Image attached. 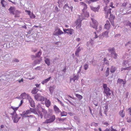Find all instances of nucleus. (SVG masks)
<instances>
[{
	"label": "nucleus",
	"instance_id": "nucleus-17",
	"mask_svg": "<svg viewBox=\"0 0 131 131\" xmlns=\"http://www.w3.org/2000/svg\"><path fill=\"white\" fill-rule=\"evenodd\" d=\"M110 26V24L109 21L107 20L106 21V24L105 25V27L107 29H109Z\"/></svg>",
	"mask_w": 131,
	"mask_h": 131
},
{
	"label": "nucleus",
	"instance_id": "nucleus-20",
	"mask_svg": "<svg viewBox=\"0 0 131 131\" xmlns=\"http://www.w3.org/2000/svg\"><path fill=\"white\" fill-rule=\"evenodd\" d=\"M20 11L16 10L14 12V15H15V17H19V15L20 14Z\"/></svg>",
	"mask_w": 131,
	"mask_h": 131
},
{
	"label": "nucleus",
	"instance_id": "nucleus-6",
	"mask_svg": "<svg viewBox=\"0 0 131 131\" xmlns=\"http://www.w3.org/2000/svg\"><path fill=\"white\" fill-rule=\"evenodd\" d=\"M27 99L28 100L31 106L33 107H34L35 105L34 101L32 99L30 96H29L27 98Z\"/></svg>",
	"mask_w": 131,
	"mask_h": 131
},
{
	"label": "nucleus",
	"instance_id": "nucleus-48",
	"mask_svg": "<svg viewBox=\"0 0 131 131\" xmlns=\"http://www.w3.org/2000/svg\"><path fill=\"white\" fill-rule=\"evenodd\" d=\"M103 88L104 89V90L105 89H107L109 88L107 87V85L106 84H104L103 85Z\"/></svg>",
	"mask_w": 131,
	"mask_h": 131
},
{
	"label": "nucleus",
	"instance_id": "nucleus-54",
	"mask_svg": "<svg viewBox=\"0 0 131 131\" xmlns=\"http://www.w3.org/2000/svg\"><path fill=\"white\" fill-rule=\"evenodd\" d=\"M81 49L80 48V47H79L78 48L77 50L75 51V52H77L78 53H79L81 51Z\"/></svg>",
	"mask_w": 131,
	"mask_h": 131
},
{
	"label": "nucleus",
	"instance_id": "nucleus-50",
	"mask_svg": "<svg viewBox=\"0 0 131 131\" xmlns=\"http://www.w3.org/2000/svg\"><path fill=\"white\" fill-rule=\"evenodd\" d=\"M114 59H116L117 58V54L116 53H115V55L112 56Z\"/></svg>",
	"mask_w": 131,
	"mask_h": 131
},
{
	"label": "nucleus",
	"instance_id": "nucleus-49",
	"mask_svg": "<svg viewBox=\"0 0 131 131\" xmlns=\"http://www.w3.org/2000/svg\"><path fill=\"white\" fill-rule=\"evenodd\" d=\"M104 0V1L105 2V4L106 5L105 7H106V6L108 7L107 4L110 1L109 0Z\"/></svg>",
	"mask_w": 131,
	"mask_h": 131
},
{
	"label": "nucleus",
	"instance_id": "nucleus-47",
	"mask_svg": "<svg viewBox=\"0 0 131 131\" xmlns=\"http://www.w3.org/2000/svg\"><path fill=\"white\" fill-rule=\"evenodd\" d=\"M58 60V58L56 57L53 60V62L54 63V62L56 63L57 61V60Z\"/></svg>",
	"mask_w": 131,
	"mask_h": 131
},
{
	"label": "nucleus",
	"instance_id": "nucleus-24",
	"mask_svg": "<svg viewBox=\"0 0 131 131\" xmlns=\"http://www.w3.org/2000/svg\"><path fill=\"white\" fill-rule=\"evenodd\" d=\"M51 77H49L47 79H46L44 80L43 81L41 82V83L43 84L45 83H47L51 79Z\"/></svg>",
	"mask_w": 131,
	"mask_h": 131
},
{
	"label": "nucleus",
	"instance_id": "nucleus-34",
	"mask_svg": "<svg viewBox=\"0 0 131 131\" xmlns=\"http://www.w3.org/2000/svg\"><path fill=\"white\" fill-rule=\"evenodd\" d=\"M33 38L31 35L28 36L27 38V40L26 41L27 42H29L31 41V40L32 39H32ZM27 39H26V40Z\"/></svg>",
	"mask_w": 131,
	"mask_h": 131
},
{
	"label": "nucleus",
	"instance_id": "nucleus-42",
	"mask_svg": "<svg viewBox=\"0 0 131 131\" xmlns=\"http://www.w3.org/2000/svg\"><path fill=\"white\" fill-rule=\"evenodd\" d=\"M13 62H19V60L17 59H14L13 60Z\"/></svg>",
	"mask_w": 131,
	"mask_h": 131
},
{
	"label": "nucleus",
	"instance_id": "nucleus-44",
	"mask_svg": "<svg viewBox=\"0 0 131 131\" xmlns=\"http://www.w3.org/2000/svg\"><path fill=\"white\" fill-rule=\"evenodd\" d=\"M88 67V65L87 64H85L84 66V68L85 70H87Z\"/></svg>",
	"mask_w": 131,
	"mask_h": 131
},
{
	"label": "nucleus",
	"instance_id": "nucleus-21",
	"mask_svg": "<svg viewBox=\"0 0 131 131\" xmlns=\"http://www.w3.org/2000/svg\"><path fill=\"white\" fill-rule=\"evenodd\" d=\"M56 86L54 85L50 86L49 88V90L51 94H52L53 90L55 88Z\"/></svg>",
	"mask_w": 131,
	"mask_h": 131
},
{
	"label": "nucleus",
	"instance_id": "nucleus-22",
	"mask_svg": "<svg viewBox=\"0 0 131 131\" xmlns=\"http://www.w3.org/2000/svg\"><path fill=\"white\" fill-rule=\"evenodd\" d=\"M79 75H77L74 76V77L73 78L71 79H70V81H71L73 80L74 81L75 80H78V79Z\"/></svg>",
	"mask_w": 131,
	"mask_h": 131
},
{
	"label": "nucleus",
	"instance_id": "nucleus-7",
	"mask_svg": "<svg viewBox=\"0 0 131 131\" xmlns=\"http://www.w3.org/2000/svg\"><path fill=\"white\" fill-rule=\"evenodd\" d=\"M12 118H13V122L15 123H17L19 120L21 118L20 117H18L17 115H14V117H12Z\"/></svg>",
	"mask_w": 131,
	"mask_h": 131
},
{
	"label": "nucleus",
	"instance_id": "nucleus-27",
	"mask_svg": "<svg viewBox=\"0 0 131 131\" xmlns=\"http://www.w3.org/2000/svg\"><path fill=\"white\" fill-rule=\"evenodd\" d=\"M35 114H37L38 116L39 117L40 116L41 118H42L43 117V115L41 112L40 111H38V113L36 112L35 113Z\"/></svg>",
	"mask_w": 131,
	"mask_h": 131
},
{
	"label": "nucleus",
	"instance_id": "nucleus-30",
	"mask_svg": "<svg viewBox=\"0 0 131 131\" xmlns=\"http://www.w3.org/2000/svg\"><path fill=\"white\" fill-rule=\"evenodd\" d=\"M6 2L4 0H2L1 1V3L3 7H5V5L6 4Z\"/></svg>",
	"mask_w": 131,
	"mask_h": 131
},
{
	"label": "nucleus",
	"instance_id": "nucleus-39",
	"mask_svg": "<svg viewBox=\"0 0 131 131\" xmlns=\"http://www.w3.org/2000/svg\"><path fill=\"white\" fill-rule=\"evenodd\" d=\"M41 60V59L36 60L35 61V63L36 64L39 63Z\"/></svg>",
	"mask_w": 131,
	"mask_h": 131
},
{
	"label": "nucleus",
	"instance_id": "nucleus-41",
	"mask_svg": "<svg viewBox=\"0 0 131 131\" xmlns=\"http://www.w3.org/2000/svg\"><path fill=\"white\" fill-rule=\"evenodd\" d=\"M114 48H110L108 49V51L109 52H112L114 51Z\"/></svg>",
	"mask_w": 131,
	"mask_h": 131
},
{
	"label": "nucleus",
	"instance_id": "nucleus-32",
	"mask_svg": "<svg viewBox=\"0 0 131 131\" xmlns=\"http://www.w3.org/2000/svg\"><path fill=\"white\" fill-rule=\"evenodd\" d=\"M61 115L62 116H66L67 115V113L66 112L63 111L61 112Z\"/></svg>",
	"mask_w": 131,
	"mask_h": 131
},
{
	"label": "nucleus",
	"instance_id": "nucleus-45",
	"mask_svg": "<svg viewBox=\"0 0 131 131\" xmlns=\"http://www.w3.org/2000/svg\"><path fill=\"white\" fill-rule=\"evenodd\" d=\"M21 116L22 117V118L23 119L24 117H27V116L26 115V114L24 113L23 114H20Z\"/></svg>",
	"mask_w": 131,
	"mask_h": 131
},
{
	"label": "nucleus",
	"instance_id": "nucleus-19",
	"mask_svg": "<svg viewBox=\"0 0 131 131\" xmlns=\"http://www.w3.org/2000/svg\"><path fill=\"white\" fill-rule=\"evenodd\" d=\"M91 8L92 10L95 12H98L99 9V6L97 7H94L93 6H91Z\"/></svg>",
	"mask_w": 131,
	"mask_h": 131
},
{
	"label": "nucleus",
	"instance_id": "nucleus-8",
	"mask_svg": "<svg viewBox=\"0 0 131 131\" xmlns=\"http://www.w3.org/2000/svg\"><path fill=\"white\" fill-rule=\"evenodd\" d=\"M130 62H131V59H129L127 61H124L123 63V66L125 67L128 66L129 64H130Z\"/></svg>",
	"mask_w": 131,
	"mask_h": 131
},
{
	"label": "nucleus",
	"instance_id": "nucleus-46",
	"mask_svg": "<svg viewBox=\"0 0 131 131\" xmlns=\"http://www.w3.org/2000/svg\"><path fill=\"white\" fill-rule=\"evenodd\" d=\"M98 29V28L96 30L97 32H99L101 30V26H100L99 27V29L97 30Z\"/></svg>",
	"mask_w": 131,
	"mask_h": 131
},
{
	"label": "nucleus",
	"instance_id": "nucleus-37",
	"mask_svg": "<svg viewBox=\"0 0 131 131\" xmlns=\"http://www.w3.org/2000/svg\"><path fill=\"white\" fill-rule=\"evenodd\" d=\"M32 19H34L35 18V16L32 13L29 16Z\"/></svg>",
	"mask_w": 131,
	"mask_h": 131
},
{
	"label": "nucleus",
	"instance_id": "nucleus-16",
	"mask_svg": "<svg viewBox=\"0 0 131 131\" xmlns=\"http://www.w3.org/2000/svg\"><path fill=\"white\" fill-rule=\"evenodd\" d=\"M117 83H119V84H122V83L123 84V86H124L125 84L126 83V82L124 81L122 79H118L117 81Z\"/></svg>",
	"mask_w": 131,
	"mask_h": 131
},
{
	"label": "nucleus",
	"instance_id": "nucleus-57",
	"mask_svg": "<svg viewBox=\"0 0 131 131\" xmlns=\"http://www.w3.org/2000/svg\"><path fill=\"white\" fill-rule=\"evenodd\" d=\"M131 25V23L128 21L126 24V25L127 26H130Z\"/></svg>",
	"mask_w": 131,
	"mask_h": 131
},
{
	"label": "nucleus",
	"instance_id": "nucleus-31",
	"mask_svg": "<svg viewBox=\"0 0 131 131\" xmlns=\"http://www.w3.org/2000/svg\"><path fill=\"white\" fill-rule=\"evenodd\" d=\"M70 29V30H67L66 33L69 34L70 35H72V32H73V29Z\"/></svg>",
	"mask_w": 131,
	"mask_h": 131
},
{
	"label": "nucleus",
	"instance_id": "nucleus-28",
	"mask_svg": "<svg viewBox=\"0 0 131 131\" xmlns=\"http://www.w3.org/2000/svg\"><path fill=\"white\" fill-rule=\"evenodd\" d=\"M38 90L36 88H34L31 91V93L33 94H35L37 92Z\"/></svg>",
	"mask_w": 131,
	"mask_h": 131
},
{
	"label": "nucleus",
	"instance_id": "nucleus-23",
	"mask_svg": "<svg viewBox=\"0 0 131 131\" xmlns=\"http://www.w3.org/2000/svg\"><path fill=\"white\" fill-rule=\"evenodd\" d=\"M54 108L56 113H58L59 112H61V111L59 108L56 105L54 106Z\"/></svg>",
	"mask_w": 131,
	"mask_h": 131
},
{
	"label": "nucleus",
	"instance_id": "nucleus-26",
	"mask_svg": "<svg viewBox=\"0 0 131 131\" xmlns=\"http://www.w3.org/2000/svg\"><path fill=\"white\" fill-rule=\"evenodd\" d=\"M42 112L43 113V115L44 116L45 118H46V115L47 114V112L46 110L42 108Z\"/></svg>",
	"mask_w": 131,
	"mask_h": 131
},
{
	"label": "nucleus",
	"instance_id": "nucleus-35",
	"mask_svg": "<svg viewBox=\"0 0 131 131\" xmlns=\"http://www.w3.org/2000/svg\"><path fill=\"white\" fill-rule=\"evenodd\" d=\"M30 112H32L34 113L35 114L36 112L35 109H34L33 108H30L29 110Z\"/></svg>",
	"mask_w": 131,
	"mask_h": 131
},
{
	"label": "nucleus",
	"instance_id": "nucleus-40",
	"mask_svg": "<svg viewBox=\"0 0 131 131\" xmlns=\"http://www.w3.org/2000/svg\"><path fill=\"white\" fill-rule=\"evenodd\" d=\"M99 0H89V1H87L88 3L89 4L91 3L92 2H96Z\"/></svg>",
	"mask_w": 131,
	"mask_h": 131
},
{
	"label": "nucleus",
	"instance_id": "nucleus-61",
	"mask_svg": "<svg viewBox=\"0 0 131 131\" xmlns=\"http://www.w3.org/2000/svg\"><path fill=\"white\" fill-rule=\"evenodd\" d=\"M109 74V72L106 71L105 72V75L106 77H107Z\"/></svg>",
	"mask_w": 131,
	"mask_h": 131
},
{
	"label": "nucleus",
	"instance_id": "nucleus-12",
	"mask_svg": "<svg viewBox=\"0 0 131 131\" xmlns=\"http://www.w3.org/2000/svg\"><path fill=\"white\" fill-rule=\"evenodd\" d=\"M29 96V95L28 94H27L24 92L21 94L20 98L23 99H27Z\"/></svg>",
	"mask_w": 131,
	"mask_h": 131
},
{
	"label": "nucleus",
	"instance_id": "nucleus-9",
	"mask_svg": "<svg viewBox=\"0 0 131 131\" xmlns=\"http://www.w3.org/2000/svg\"><path fill=\"white\" fill-rule=\"evenodd\" d=\"M111 90L109 88L105 89L104 90V93L106 94V96L108 97L109 96L111 95Z\"/></svg>",
	"mask_w": 131,
	"mask_h": 131
},
{
	"label": "nucleus",
	"instance_id": "nucleus-62",
	"mask_svg": "<svg viewBox=\"0 0 131 131\" xmlns=\"http://www.w3.org/2000/svg\"><path fill=\"white\" fill-rule=\"evenodd\" d=\"M27 117H28V119H29V118H31L33 117V116L32 115H30L29 116H27Z\"/></svg>",
	"mask_w": 131,
	"mask_h": 131
},
{
	"label": "nucleus",
	"instance_id": "nucleus-52",
	"mask_svg": "<svg viewBox=\"0 0 131 131\" xmlns=\"http://www.w3.org/2000/svg\"><path fill=\"white\" fill-rule=\"evenodd\" d=\"M111 53V56L112 57L116 53L115 52V51H114L113 52H110Z\"/></svg>",
	"mask_w": 131,
	"mask_h": 131
},
{
	"label": "nucleus",
	"instance_id": "nucleus-1",
	"mask_svg": "<svg viewBox=\"0 0 131 131\" xmlns=\"http://www.w3.org/2000/svg\"><path fill=\"white\" fill-rule=\"evenodd\" d=\"M112 9V8H110L109 7L107 6L106 7L104 8V10L105 11V13L106 14L105 17L106 18H108V15H110L109 18V20H113L115 18V16L112 14L111 12Z\"/></svg>",
	"mask_w": 131,
	"mask_h": 131
},
{
	"label": "nucleus",
	"instance_id": "nucleus-53",
	"mask_svg": "<svg viewBox=\"0 0 131 131\" xmlns=\"http://www.w3.org/2000/svg\"><path fill=\"white\" fill-rule=\"evenodd\" d=\"M111 53V56L112 57L116 53L115 52V51H114L113 52H110Z\"/></svg>",
	"mask_w": 131,
	"mask_h": 131
},
{
	"label": "nucleus",
	"instance_id": "nucleus-43",
	"mask_svg": "<svg viewBox=\"0 0 131 131\" xmlns=\"http://www.w3.org/2000/svg\"><path fill=\"white\" fill-rule=\"evenodd\" d=\"M16 111H14V110L13 112L10 113V115L12 116L13 117H14V115H17L16 113Z\"/></svg>",
	"mask_w": 131,
	"mask_h": 131
},
{
	"label": "nucleus",
	"instance_id": "nucleus-14",
	"mask_svg": "<svg viewBox=\"0 0 131 131\" xmlns=\"http://www.w3.org/2000/svg\"><path fill=\"white\" fill-rule=\"evenodd\" d=\"M45 104L46 106L48 107L50 105L51 102L49 100H48L46 98H45Z\"/></svg>",
	"mask_w": 131,
	"mask_h": 131
},
{
	"label": "nucleus",
	"instance_id": "nucleus-18",
	"mask_svg": "<svg viewBox=\"0 0 131 131\" xmlns=\"http://www.w3.org/2000/svg\"><path fill=\"white\" fill-rule=\"evenodd\" d=\"M41 53L42 52L40 50L36 54L35 56L32 55V56L35 58H36V57L39 58L40 57Z\"/></svg>",
	"mask_w": 131,
	"mask_h": 131
},
{
	"label": "nucleus",
	"instance_id": "nucleus-5",
	"mask_svg": "<svg viewBox=\"0 0 131 131\" xmlns=\"http://www.w3.org/2000/svg\"><path fill=\"white\" fill-rule=\"evenodd\" d=\"M55 119V117L54 115L52 116L49 119H48L45 121L43 123H48L53 122L54 121Z\"/></svg>",
	"mask_w": 131,
	"mask_h": 131
},
{
	"label": "nucleus",
	"instance_id": "nucleus-64",
	"mask_svg": "<svg viewBox=\"0 0 131 131\" xmlns=\"http://www.w3.org/2000/svg\"><path fill=\"white\" fill-rule=\"evenodd\" d=\"M32 30H33L32 29H31L29 30L28 32V34H30Z\"/></svg>",
	"mask_w": 131,
	"mask_h": 131
},
{
	"label": "nucleus",
	"instance_id": "nucleus-4",
	"mask_svg": "<svg viewBox=\"0 0 131 131\" xmlns=\"http://www.w3.org/2000/svg\"><path fill=\"white\" fill-rule=\"evenodd\" d=\"M91 19L93 24L90 25V26L93 28L95 29H97L98 23L97 21L93 18H91Z\"/></svg>",
	"mask_w": 131,
	"mask_h": 131
},
{
	"label": "nucleus",
	"instance_id": "nucleus-51",
	"mask_svg": "<svg viewBox=\"0 0 131 131\" xmlns=\"http://www.w3.org/2000/svg\"><path fill=\"white\" fill-rule=\"evenodd\" d=\"M68 5L67 4H66L65 5L63 6V8L64 9H67V7H68Z\"/></svg>",
	"mask_w": 131,
	"mask_h": 131
},
{
	"label": "nucleus",
	"instance_id": "nucleus-15",
	"mask_svg": "<svg viewBox=\"0 0 131 131\" xmlns=\"http://www.w3.org/2000/svg\"><path fill=\"white\" fill-rule=\"evenodd\" d=\"M9 76L8 75H6V74H2L1 76V78L3 80H6Z\"/></svg>",
	"mask_w": 131,
	"mask_h": 131
},
{
	"label": "nucleus",
	"instance_id": "nucleus-56",
	"mask_svg": "<svg viewBox=\"0 0 131 131\" xmlns=\"http://www.w3.org/2000/svg\"><path fill=\"white\" fill-rule=\"evenodd\" d=\"M131 43L130 41H128L127 43H126L125 44V46H129L130 44Z\"/></svg>",
	"mask_w": 131,
	"mask_h": 131
},
{
	"label": "nucleus",
	"instance_id": "nucleus-55",
	"mask_svg": "<svg viewBox=\"0 0 131 131\" xmlns=\"http://www.w3.org/2000/svg\"><path fill=\"white\" fill-rule=\"evenodd\" d=\"M30 112L29 110H27L24 113L26 115H27Z\"/></svg>",
	"mask_w": 131,
	"mask_h": 131
},
{
	"label": "nucleus",
	"instance_id": "nucleus-13",
	"mask_svg": "<svg viewBox=\"0 0 131 131\" xmlns=\"http://www.w3.org/2000/svg\"><path fill=\"white\" fill-rule=\"evenodd\" d=\"M8 10L10 14L14 15V12L15 11V7L11 6L9 9Z\"/></svg>",
	"mask_w": 131,
	"mask_h": 131
},
{
	"label": "nucleus",
	"instance_id": "nucleus-11",
	"mask_svg": "<svg viewBox=\"0 0 131 131\" xmlns=\"http://www.w3.org/2000/svg\"><path fill=\"white\" fill-rule=\"evenodd\" d=\"M48 56H46V57H44L45 59V61L46 63L47 64L48 66H49L50 64V59L49 58H47L46 57H48Z\"/></svg>",
	"mask_w": 131,
	"mask_h": 131
},
{
	"label": "nucleus",
	"instance_id": "nucleus-25",
	"mask_svg": "<svg viewBox=\"0 0 131 131\" xmlns=\"http://www.w3.org/2000/svg\"><path fill=\"white\" fill-rule=\"evenodd\" d=\"M108 31H106L102 33V35L103 37H108Z\"/></svg>",
	"mask_w": 131,
	"mask_h": 131
},
{
	"label": "nucleus",
	"instance_id": "nucleus-58",
	"mask_svg": "<svg viewBox=\"0 0 131 131\" xmlns=\"http://www.w3.org/2000/svg\"><path fill=\"white\" fill-rule=\"evenodd\" d=\"M127 3H124L122 4L121 6L125 7L127 5Z\"/></svg>",
	"mask_w": 131,
	"mask_h": 131
},
{
	"label": "nucleus",
	"instance_id": "nucleus-2",
	"mask_svg": "<svg viewBox=\"0 0 131 131\" xmlns=\"http://www.w3.org/2000/svg\"><path fill=\"white\" fill-rule=\"evenodd\" d=\"M81 5H82L84 6L83 9L82 10V13L81 14L82 19H84L85 17H88L89 16V13L87 12L86 11V9L87 8L86 4L83 2H81L80 3Z\"/></svg>",
	"mask_w": 131,
	"mask_h": 131
},
{
	"label": "nucleus",
	"instance_id": "nucleus-29",
	"mask_svg": "<svg viewBox=\"0 0 131 131\" xmlns=\"http://www.w3.org/2000/svg\"><path fill=\"white\" fill-rule=\"evenodd\" d=\"M116 70V68L114 66H112L110 72L112 73H114Z\"/></svg>",
	"mask_w": 131,
	"mask_h": 131
},
{
	"label": "nucleus",
	"instance_id": "nucleus-38",
	"mask_svg": "<svg viewBox=\"0 0 131 131\" xmlns=\"http://www.w3.org/2000/svg\"><path fill=\"white\" fill-rule=\"evenodd\" d=\"M94 39H91L90 40V45L91 46H92L93 45V44L94 43Z\"/></svg>",
	"mask_w": 131,
	"mask_h": 131
},
{
	"label": "nucleus",
	"instance_id": "nucleus-33",
	"mask_svg": "<svg viewBox=\"0 0 131 131\" xmlns=\"http://www.w3.org/2000/svg\"><path fill=\"white\" fill-rule=\"evenodd\" d=\"M123 110H121L119 112V114L120 116L122 117H123L125 116L124 114L123 113Z\"/></svg>",
	"mask_w": 131,
	"mask_h": 131
},
{
	"label": "nucleus",
	"instance_id": "nucleus-59",
	"mask_svg": "<svg viewBox=\"0 0 131 131\" xmlns=\"http://www.w3.org/2000/svg\"><path fill=\"white\" fill-rule=\"evenodd\" d=\"M41 68V67H40V66H38L36 68H35V69L36 70H40V68Z\"/></svg>",
	"mask_w": 131,
	"mask_h": 131
},
{
	"label": "nucleus",
	"instance_id": "nucleus-3",
	"mask_svg": "<svg viewBox=\"0 0 131 131\" xmlns=\"http://www.w3.org/2000/svg\"><path fill=\"white\" fill-rule=\"evenodd\" d=\"M34 97L35 99L37 101H44L45 98L41 96L40 94H37L35 95Z\"/></svg>",
	"mask_w": 131,
	"mask_h": 131
},
{
	"label": "nucleus",
	"instance_id": "nucleus-63",
	"mask_svg": "<svg viewBox=\"0 0 131 131\" xmlns=\"http://www.w3.org/2000/svg\"><path fill=\"white\" fill-rule=\"evenodd\" d=\"M105 107V112H107V109L108 107V105H106Z\"/></svg>",
	"mask_w": 131,
	"mask_h": 131
},
{
	"label": "nucleus",
	"instance_id": "nucleus-36",
	"mask_svg": "<svg viewBox=\"0 0 131 131\" xmlns=\"http://www.w3.org/2000/svg\"><path fill=\"white\" fill-rule=\"evenodd\" d=\"M76 96L78 97L80 100H81L82 98V96L81 95L78 94H77L76 95Z\"/></svg>",
	"mask_w": 131,
	"mask_h": 131
},
{
	"label": "nucleus",
	"instance_id": "nucleus-10",
	"mask_svg": "<svg viewBox=\"0 0 131 131\" xmlns=\"http://www.w3.org/2000/svg\"><path fill=\"white\" fill-rule=\"evenodd\" d=\"M57 30H58V31L57 32H54L53 33V35L55 36H58L59 35H60L61 34H63V32L61 31L60 29L58 28ZM56 30H57V29H56Z\"/></svg>",
	"mask_w": 131,
	"mask_h": 131
},
{
	"label": "nucleus",
	"instance_id": "nucleus-60",
	"mask_svg": "<svg viewBox=\"0 0 131 131\" xmlns=\"http://www.w3.org/2000/svg\"><path fill=\"white\" fill-rule=\"evenodd\" d=\"M110 20V21L111 24L113 26H114V22L113 20Z\"/></svg>",
	"mask_w": 131,
	"mask_h": 131
}]
</instances>
